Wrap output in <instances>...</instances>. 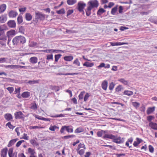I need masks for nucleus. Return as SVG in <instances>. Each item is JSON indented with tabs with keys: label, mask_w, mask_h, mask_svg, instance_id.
Returning <instances> with one entry per match:
<instances>
[{
	"label": "nucleus",
	"mask_w": 157,
	"mask_h": 157,
	"mask_svg": "<svg viewBox=\"0 0 157 157\" xmlns=\"http://www.w3.org/2000/svg\"><path fill=\"white\" fill-rule=\"evenodd\" d=\"M88 6L86 11V14L87 16H89L91 13V10L94 8H97L99 5L98 1L97 0H91L87 3Z\"/></svg>",
	"instance_id": "1"
},
{
	"label": "nucleus",
	"mask_w": 157,
	"mask_h": 157,
	"mask_svg": "<svg viewBox=\"0 0 157 157\" xmlns=\"http://www.w3.org/2000/svg\"><path fill=\"white\" fill-rule=\"evenodd\" d=\"M25 38L23 36H15L12 40L13 44L14 46L19 45L21 44H24L26 42Z\"/></svg>",
	"instance_id": "2"
},
{
	"label": "nucleus",
	"mask_w": 157,
	"mask_h": 157,
	"mask_svg": "<svg viewBox=\"0 0 157 157\" xmlns=\"http://www.w3.org/2000/svg\"><path fill=\"white\" fill-rule=\"evenodd\" d=\"M45 18L44 15L39 12H36L35 13V20H34L35 23H37L38 22V20H43Z\"/></svg>",
	"instance_id": "3"
},
{
	"label": "nucleus",
	"mask_w": 157,
	"mask_h": 157,
	"mask_svg": "<svg viewBox=\"0 0 157 157\" xmlns=\"http://www.w3.org/2000/svg\"><path fill=\"white\" fill-rule=\"evenodd\" d=\"M66 131L68 132H73V129L70 128V126H62L60 130V132L61 133H63L64 131Z\"/></svg>",
	"instance_id": "4"
},
{
	"label": "nucleus",
	"mask_w": 157,
	"mask_h": 157,
	"mask_svg": "<svg viewBox=\"0 0 157 157\" xmlns=\"http://www.w3.org/2000/svg\"><path fill=\"white\" fill-rule=\"evenodd\" d=\"M15 118L16 119H21L23 120H24V115L21 111L16 112L14 113Z\"/></svg>",
	"instance_id": "5"
},
{
	"label": "nucleus",
	"mask_w": 157,
	"mask_h": 157,
	"mask_svg": "<svg viewBox=\"0 0 157 157\" xmlns=\"http://www.w3.org/2000/svg\"><path fill=\"white\" fill-rule=\"evenodd\" d=\"M86 6V4L83 2L80 1L78 3V10L80 12L83 11V10L85 6Z\"/></svg>",
	"instance_id": "6"
},
{
	"label": "nucleus",
	"mask_w": 157,
	"mask_h": 157,
	"mask_svg": "<svg viewBox=\"0 0 157 157\" xmlns=\"http://www.w3.org/2000/svg\"><path fill=\"white\" fill-rule=\"evenodd\" d=\"M18 15V13L16 11L11 10L8 13V16L9 17L13 18L15 17Z\"/></svg>",
	"instance_id": "7"
},
{
	"label": "nucleus",
	"mask_w": 157,
	"mask_h": 157,
	"mask_svg": "<svg viewBox=\"0 0 157 157\" xmlns=\"http://www.w3.org/2000/svg\"><path fill=\"white\" fill-rule=\"evenodd\" d=\"M16 33V31L14 30H11L6 32V36L7 37H12Z\"/></svg>",
	"instance_id": "8"
},
{
	"label": "nucleus",
	"mask_w": 157,
	"mask_h": 157,
	"mask_svg": "<svg viewBox=\"0 0 157 157\" xmlns=\"http://www.w3.org/2000/svg\"><path fill=\"white\" fill-rule=\"evenodd\" d=\"M7 16L6 14L2 15L0 17V23H4L7 20Z\"/></svg>",
	"instance_id": "9"
},
{
	"label": "nucleus",
	"mask_w": 157,
	"mask_h": 157,
	"mask_svg": "<svg viewBox=\"0 0 157 157\" xmlns=\"http://www.w3.org/2000/svg\"><path fill=\"white\" fill-rule=\"evenodd\" d=\"M7 25L9 27L11 28H14L16 27V23L14 20H10L7 22Z\"/></svg>",
	"instance_id": "10"
},
{
	"label": "nucleus",
	"mask_w": 157,
	"mask_h": 157,
	"mask_svg": "<svg viewBox=\"0 0 157 157\" xmlns=\"http://www.w3.org/2000/svg\"><path fill=\"white\" fill-rule=\"evenodd\" d=\"M124 140L123 138H121L120 137L116 138L115 136L114 139H113V141L117 144H121L124 142Z\"/></svg>",
	"instance_id": "11"
},
{
	"label": "nucleus",
	"mask_w": 157,
	"mask_h": 157,
	"mask_svg": "<svg viewBox=\"0 0 157 157\" xmlns=\"http://www.w3.org/2000/svg\"><path fill=\"white\" fill-rule=\"evenodd\" d=\"M7 151L8 148L7 147L2 149L1 152V156L2 157H6Z\"/></svg>",
	"instance_id": "12"
},
{
	"label": "nucleus",
	"mask_w": 157,
	"mask_h": 157,
	"mask_svg": "<svg viewBox=\"0 0 157 157\" xmlns=\"http://www.w3.org/2000/svg\"><path fill=\"white\" fill-rule=\"evenodd\" d=\"M149 125L151 128L157 130V124L156 123L150 121L149 123Z\"/></svg>",
	"instance_id": "13"
},
{
	"label": "nucleus",
	"mask_w": 157,
	"mask_h": 157,
	"mask_svg": "<svg viewBox=\"0 0 157 157\" xmlns=\"http://www.w3.org/2000/svg\"><path fill=\"white\" fill-rule=\"evenodd\" d=\"M111 44L112 46H120L124 44H127V43L120 42H111Z\"/></svg>",
	"instance_id": "14"
},
{
	"label": "nucleus",
	"mask_w": 157,
	"mask_h": 157,
	"mask_svg": "<svg viewBox=\"0 0 157 157\" xmlns=\"http://www.w3.org/2000/svg\"><path fill=\"white\" fill-rule=\"evenodd\" d=\"M4 117L7 121H11L13 119L12 116L10 113L6 114L4 115Z\"/></svg>",
	"instance_id": "15"
},
{
	"label": "nucleus",
	"mask_w": 157,
	"mask_h": 157,
	"mask_svg": "<svg viewBox=\"0 0 157 157\" xmlns=\"http://www.w3.org/2000/svg\"><path fill=\"white\" fill-rule=\"evenodd\" d=\"M30 92L26 91L23 92L21 94V96L23 98H28L30 96Z\"/></svg>",
	"instance_id": "16"
},
{
	"label": "nucleus",
	"mask_w": 157,
	"mask_h": 157,
	"mask_svg": "<svg viewBox=\"0 0 157 157\" xmlns=\"http://www.w3.org/2000/svg\"><path fill=\"white\" fill-rule=\"evenodd\" d=\"M18 140V139L16 138V139H13V140H10L9 141V142L7 145V146L8 147H11V146L13 145Z\"/></svg>",
	"instance_id": "17"
},
{
	"label": "nucleus",
	"mask_w": 157,
	"mask_h": 157,
	"mask_svg": "<svg viewBox=\"0 0 157 157\" xmlns=\"http://www.w3.org/2000/svg\"><path fill=\"white\" fill-rule=\"evenodd\" d=\"M108 83L107 81L105 80L101 84V87L104 90H106L107 89Z\"/></svg>",
	"instance_id": "18"
},
{
	"label": "nucleus",
	"mask_w": 157,
	"mask_h": 157,
	"mask_svg": "<svg viewBox=\"0 0 157 157\" xmlns=\"http://www.w3.org/2000/svg\"><path fill=\"white\" fill-rule=\"evenodd\" d=\"M155 106L148 108L147 110V114L148 115L151 114L155 111Z\"/></svg>",
	"instance_id": "19"
},
{
	"label": "nucleus",
	"mask_w": 157,
	"mask_h": 157,
	"mask_svg": "<svg viewBox=\"0 0 157 157\" xmlns=\"http://www.w3.org/2000/svg\"><path fill=\"white\" fill-rule=\"evenodd\" d=\"M32 15L29 13H26L25 14V18L27 21H30L32 19Z\"/></svg>",
	"instance_id": "20"
},
{
	"label": "nucleus",
	"mask_w": 157,
	"mask_h": 157,
	"mask_svg": "<svg viewBox=\"0 0 157 157\" xmlns=\"http://www.w3.org/2000/svg\"><path fill=\"white\" fill-rule=\"evenodd\" d=\"M38 59L36 57H31L29 59V61L32 63L35 64L37 62Z\"/></svg>",
	"instance_id": "21"
},
{
	"label": "nucleus",
	"mask_w": 157,
	"mask_h": 157,
	"mask_svg": "<svg viewBox=\"0 0 157 157\" xmlns=\"http://www.w3.org/2000/svg\"><path fill=\"white\" fill-rule=\"evenodd\" d=\"M6 5L5 4L1 5L0 6V13H3L6 10Z\"/></svg>",
	"instance_id": "22"
},
{
	"label": "nucleus",
	"mask_w": 157,
	"mask_h": 157,
	"mask_svg": "<svg viewBox=\"0 0 157 157\" xmlns=\"http://www.w3.org/2000/svg\"><path fill=\"white\" fill-rule=\"evenodd\" d=\"M65 60L68 61H71L73 59V57L72 56H66L64 57Z\"/></svg>",
	"instance_id": "23"
},
{
	"label": "nucleus",
	"mask_w": 157,
	"mask_h": 157,
	"mask_svg": "<svg viewBox=\"0 0 157 157\" xmlns=\"http://www.w3.org/2000/svg\"><path fill=\"white\" fill-rule=\"evenodd\" d=\"M103 138L105 139L107 138L113 139H114L115 136L112 134H105L103 136Z\"/></svg>",
	"instance_id": "24"
},
{
	"label": "nucleus",
	"mask_w": 157,
	"mask_h": 157,
	"mask_svg": "<svg viewBox=\"0 0 157 157\" xmlns=\"http://www.w3.org/2000/svg\"><path fill=\"white\" fill-rule=\"evenodd\" d=\"M17 23L18 24H20L23 22L22 16L21 15H19L17 18Z\"/></svg>",
	"instance_id": "25"
},
{
	"label": "nucleus",
	"mask_w": 157,
	"mask_h": 157,
	"mask_svg": "<svg viewBox=\"0 0 157 157\" xmlns=\"http://www.w3.org/2000/svg\"><path fill=\"white\" fill-rule=\"evenodd\" d=\"M76 0H67V3L68 5H72L76 3Z\"/></svg>",
	"instance_id": "26"
},
{
	"label": "nucleus",
	"mask_w": 157,
	"mask_h": 157,
	"mask_svg": "<svg viewBox=\"0 0 157 157\" xmlns=\"http://www.w3.org/2000/svg\"><path fill=\"white\" fill-rule=\"evenodd\" d=\"M133 92L129 90H125L124 92V94L128 96H131L133 94Z\"/></svg>",
	"instance_id": "27"
},
{
	"label": "nucleus",
	"mask_w": 157,
	"mask_h": 157,
	"mask_svg": "<svg viewBox=\"0 0 157 157\" xmlns=\"http://www.w3.org/2000/svg\"><path fill=\"white\" fill-rule=\"evenodd\" d=\"M93 65V63L88 62H86L83 64L84 66H86L87 67H91Z\"/></svg>",
	"instance_id": "28"
},
{
	"label": "nucleus",
	"mask_w": 157,
	"mask_h": 157,
	"mask_svg": "<svg viewBox=\"0 0 157 157\" xmlns=\"http://www.w3.org/2000/svg\"><path fill=\"white\" fill-rule=\"evenodd\" d=\"M117 6L112 9L111 13L112 15H114L115 14V13L117 10Z\"/></svg>",
	"instance_id": "29"
},
{
	"label": "nucleus",
	"mask_w": 157,
	"mask_h": 157,
	"mask_svg": "<svg viewBox=\"0 0 157 157\" xmlns=\"http://www.w3.org/2000/svg\"><path fill=\"white\" fill-rule=\"evenodd\" d=\"M105 11L103 9L100 8L98 10L97 14L98 15H100Z\"/></svg>",
	"instance_id": "30"
},
{
	"label": "nucleus",
	"mask_w": 157,
	"mask_h": 157,
	"mask_svg": "<svg viewBox=\"0 0 157 157\" xmlns=\"http://www.w3.org/2000/svg\"><path fill=\"white\" fill-rule=\"evenodd\" d=\"M28 151L29 153L31 154V155H34L36 153L34 150L30 148H28Z\"/></svg>",
	"instance_id": "31"
},
{
	"label": "nucleus",
	"mask_w": 157,
	"mask_h": 157,
	"mask_svg": "<svg viewBox=\"0 0 157 157\" xmlns=\"http://www.w3.org/2000/svg\"><path fill=\"white\" fill-rule=\"evenodd\" d=\"M84 129H82L81 127H79L77 128L75 131V132L76 133H79L83 132Z\"/></svg>",
	"instance_id": "32"
},
{
	"label": "nucleus",
	"mask_w": 157,
	"mask_h": 157,
	"mask_svg": "<svg viewBox=\"0 0 157 157\" xmlns=\"http://www.w3.org/2000/svg\"><path fill=\"white\" fill-rule=\"evenodd\" d=\"M0 40L3 41V42H6L7 40V37L5 35L3 34L2 36H0Z\"/></svg>",
	"instance_id": "33"
},
{
	"label": "nucleus",
	"mask_w": 157,
	"mask_h": 157,
	"mask_svg": "<svg viewBox=\"0 0 157 157\" xmlns=\"http://www.w3.org/2000/svg\"><path fill=\"white\" fill-rule=\"evenodd\" d=\"M30 143L33 146L36 145V146H38L39 145L38 144L34 139L31 140H30Z\"/></svg>",
	"instance_id": "34"
},
{
	"label": "nucleus",
	"mask_w": 157,
	"mask_h": 157,
	"mask_svg": "<svg viewBox=\"0 0 157 157\" xmlns=\"http://www.w3.org/2000/svg\"><path fill=\"white\" fill-rule=\"evenodd\" d=\"M105 131L101 130L100 131H98L97 133V135L98 137H101L103 133H105Z\"/></svg>",
	"instance_id": "35"
},
{
	"label": "nucleus",
	"mask_w": 157,
	"mask_h": 157,
	"mask_svg": "<svg viewBox=\"0 0 157 157\" xmlns=\"http://www.w3.org/2000/svg\"><path fill=\"white\" fill-rule=\"evenodd\" d=\"M81 148H83L84 149H86L85 145L83 144L80 143L78 146L77 150H79Z\"/></svg>",
	"instance_id": "36"
},
{
	"label": "nucleus",
	"mask_w": 157,
	"mask_h": 157,
	"mask_svg": "<svg viewBox=\"0 0 157 157\" xmlns=\"http://www.w3.org/2000/svg\"><path fill=\"white\" fill-rule=\"evenodd\" d=\"M118 80L125 85H127L128 83V81L126 80H125L124 78H121L120 79H119Z\"/></svg>",
	"instance_id": "37"
},
{
	"label": "nucleus",
	"mask_w": 157,
	"mask_h": 157,
	"mask_svg": "<svg viewBox=\"0 0 157 157\" xmlns=\"http://www.w3.org/2000/svg\"><path fill=\"white\" fill-rule=\"evenodd\" d=\"M6 126H8V127L10 129H13L15 127V126L12 125L10 122H9L6 124Z\"/></svg>",
	"instance_id": "38"
},
{
	"label": "nucleus",
	"mask_w": 157,
	"mask_h": 157,
	"mask_svg": "<svg viewBox=\"0 0 157 157\" xmlns=\"http://www.w3.org/2000/svg\"><path fill=\"white\" fill-rule=\"evenodd\" d=\"M56 13L58 14H62L64 13L65 11L64 9L62 8L59 10H57Z\"/></svg>",
	"instance_id": "39"
},
{
	"label": "nucleus",
	"mask_w": 157,
	"mask_h": 157,
	"mask_svg": "<svg viewBox=\"0 0 157 157\" xmlns=\"http://www.w3.org/2000/svg\"><path fill=\"white\" fill-rule=\"evenodd\" d=\"M29 45L31 47H36L37 46V43L35 42L32 41L30 43Z\"/></svg>",
	"instance_id": "40"
},
{
	"label": "nucleus",
	"mask_w": 157,
	"mask_h": 157,
	"mask_svg": "<svg viewBox=\"0 0 157 157\" xmlns=\"http://www.w3.org/2000/svg\"><path fill=\"white\" fill-rule=\"evenodd\" d=\"M62 55L61 54L56 55L55 56V61L57 62L59 59L60 58Z\"/></svg>",
	"instance_id": "41"
},
{
	"label": "nucleus",
	"mask_w": 157,
	"mask_h": 157,
	"mask_svg": "<svg viewBox=\"0 0 157 157\" xmlns=\"http://www.w3.org/2000/svg\"><path fill=\"white\" fill-rule=\"evenodd\" d=\"M84 93V91H82L80 93V94H79L78 96V98L79 100L83 99V95Z\"/></svg>",
	"instance_id": "42"
},
{
	"label": "nucleus",
	"mask_w": 157,
	"mask_h": 157,
	"mask_svg": "<svg viewBox=\"0 0 157 157\" xmlns=\"http://www.w3.org/2000/svg\"><path fill=\"white\" fill-rule=\"evenodd\" d=\"M13 148H10L9 149L8 151V155L9 156H12L13 153Z\"/></svg>",
	"instance_id": "43"
},
{
	"label": "nucleus",
	"mask_w": 157,
	"mask_h": 157,
	"mask_svg": "<svg viewBox=\"0 0 157 157\" xmlns=\"http://www.w3.org/2000/svg\"><path fill=\"white\" fill-rule=\"evenodd\" d=\"M19 31L20 33L24 34L25 33V29L24 27L22 26L20 27L19 28Z\"/></svg>",
	"instance_id": "44"
},
{
	"label": "nucleus",
	"mask_w": 157,
	"mask_h": 157,
	"mask_svg": "<svg viewBox=\"0 0 157 157\" xmlns=\"http://www.w3.org/2000/svg\"><path fill=\"white\" fill-rule=\"evenodd\" d=\"M73 63L74 64H75L77 66H80V62H79L78 59H76L74 60Z\"/></svg>",
	"instance_id": "45"
},
{
	"label": "nucleus",
	"mask_w": 157,
	"mask_h": 157,
	"mask_svg": "<svg viewBox=\"0 0 157 157\" xmlns=\"http://www.w3.org/2000/svg\"><path fill=\"white\" fill-rule=\"evenodd\" d=\"M75 136L74 135H71L66 136H64L63 138L65 139H68L70 138H73L75 137Z\"/></svg>",
	"instance_id": "46"
},
{
	"label": "nucleus",
	"mask_w": 157,
	"mask_h": 157,
	"mask_svg": "<svg viewBox=\"0 0 157 157\" xmlns=\"http://www.w3.org/2000/svg\"><path fill=\"white\" fill-rule=\"evenodd\" d=\"M122 89V87L121 85H119L117 86L116 88V92H119L121 91Z\"/></svg>",
	"instance_id": "47"
},
{
	"label": "nucleus",
	"mask_w": 157,
	"mask_h": 157,
	"mask_svg": "<svg viewBox=\"0 0 157 157\" xmlns=\"http://www.w3.org/2000/svg\"><path fill=\"white\" fill-rule=\"evenodd\" d=\"M38 81L37 80H30L27 82L28 83H29L30 84H34L36 83H38Z\"/></svg>",
	"instance_id": "48"
},
{
	"label": "nucleus",
	"mask_w": 157,
	"mask_h": 157,
	"mask_svg": "<svg viewBox=\"0 0 157 157\" xmlns=\"http://www.w3.org/2000/svg\"><path fill=\"white\" fill-rule=\"evenodd\" d=\"M114 83L113 82H111L109 86V89L110 90H112L114 87Z\"/></svg>",
	"instance_id": "49"
},
{
	"label": "nucleus",
	"mask_w": 157,
	"mask_h": 157,
	"mask_svg": "<svg viewBox=\"0 0 157 157\" xmlns=\"http://www.w3.org/2000/svg\"><path fill=\"white\" fill-rule=\"evenodd\" d=\"M90 96L89 94L87 93H86L84 97V101H86L88 99V98Z\"/></svg>",
	"instance_id": "50"
},
{
	"label": "nucleus",
	"mask_w": 157,
	"mask_h": 157,
	"mask_svg": "<svg viewBox=\"0 0 157 157\" xmlns=\"http://www.w3.org/2000/svg\"><path fill=\"white\" fill-rule=\"evenodd\" d=\"M149 151L150 152L153 153L154 151V148L151 145H149L148 146Z\"/></svg>",
	"instance_id": "51"
},
{
	"label": "nucleus",
	"mask_w": 157,
	"mask_h": 157,
	"mask_svg": "<svg viewBox=\"0 0 157 157\" xmlns=\"http://www.w3.org/2000/svg\"><path fill=\"white\" fill-rule=\"evenodd\" d=\"M47 59L48 60H53V55L52 54H50L47 56Z\"/></svg>",
	"instance_id": "52"
},
{
	"label": "nucleus",
	"mask_w": 157,
	"mask_h": 157,
	"mask_svg": "<svg viewBox=\"0 0 157 157\" xmlns=\"http://www.w3.org/2000/svg\"><path fill=\"white\" fill-rule=\"evenodd\" d=\"M7 89L9 91L10 93H12L14 90V88L12 87H9L7 88Z\"/></svg>",
	"instance_id": "53"
},
{
	"label": "nucleus",
	"mask_w": 157,
	"mask_h": 157,
	"mask_svg": "<svg viewBox=\"0 0 157 157\" xmlns=\"http://www.w3.org/2000/svg\"><path fill=\"white\" fill-rule=\"evenodd\" d=\"M25 141L24 140H21L18 142L16 144V146L17 147H18L21 144L24 142Z\"/></svg>",
	"instance_id": "54"
},
{
	"label": "nucleus",
	"mask_w": 157,
	"mask_h": 157,
	"mask_svg": "<svg viewBox=\"0 0 157 157\" xmlns=\"http://www.w3.org/2000/svg\"><path fill=\"white\" fill-rule=\"evenodd\" d=\"M26 9V7H21L19 9V10L20 12H25Z\"/></svg>",
	"instance_id": "55"
},
{
	"label": "nucleus",
	"mask_w": 157,
	"mask_h": 157,
	"mask_svg": "<svg viewBox=\"0 0 157 157\" xmlns=\"http://www.w3.org/2000/svg\"><path fill=\"white\" fill-rule=\"evenodd\" d=\"M64 115L61 114L59 115H57L55 116H51V117H64Z\"/></svg>",
	"instance_id": "56"
},
{
	"label": "nucleus",
	"mask_w": 157,
	"mask_h": 157,
	"mask_svg": "<svg viewBox=\"0 0 157 157\" xmlns=\"http://www.w3.org/2000/svg\"><path fill=\"white\" fill-rule=\"evenodd\" d=\"M73 11H74L73 10H69L67 12V16H68L71 14L73 13Z\"/></svg>",
	"instance_id": "57"
},
{
	"label": "nucleus",
	"mask_w": 157,
	"mask_h": 157,
	"mask_svg": "<svg viewBox=\"0 0 157 157\" xmlns=\"http://www.w3.org/2000/svg\"><path fill=\"white\" fill-rule=\"evenodd\" d=\"M84 149H81L78 151V154L80 155H83L84 153Z\"/></svg>",
	"instance_id": "58"
},
{
	"label": "nucleus",
	"mask_w": 157,
	"mask_h": 157,
	"mask_svg": "<svg viewBox=\"0 0 157 157\" xmlns=\"http://www.w3.org/2000/svg\"><path fill=\"white\" fill-rule=\"evenodd\" d=\"M30 108L33 109H37L36 104V103L33 104L32 105Z\"/></svg>",
	"instance_id": "59"
},
{
	"label": "nucleus",
	"mask_w": 157,
	"mask_h": 157,
	"mask_svg": "<svg viewBox=\"0 0 157 157\" xmlns=\"http://www.w3.org/2000/svg\"><path fill=\"white\" fill-rule=\"evenodd\" d=\"M151 12L150 11H148L147 12H141L140 14L142 15H147Z\"/></svg>",
	"instance_id": "60"
},
{
	"label": "nucleus",
	"mask_w": 157,
	"mask_h": 157,
	"mask_svg": "<svg viewBox=\"0 0 157 157\" xmlns=\"http://www.w3.org/2000/svg\"><path fill=\"white\" fill-rule=\"evenodd\" d=\"M132 104L133 105L136 107H138L140 106V104L136 102H133Z\"/></svg>",
	"instance_id": "61"
},
{
	"label": "nucleus",
	"mask_w": 157,
	"mask_h": 157,
	"mask_svg": "<svg viewBox=\"0 0 157 157\" xmlns=\"http://www.w3.org/2000/svg\"><path fill=\"white\" fill-rule=\"evenodd\" d=\"M2 59V62L5 63L8 62L9 60L7 58H1Z\"/></svg>",
	"instance_id": "62"
},
{
	"label": "nucleus",
	"mask_w": 157,
	"mask_h": 157,
	"mask_svg": "<svg viewBox=\"0 0 157 157\" xmlns=\"http://www.w3.org/2000/svg\"><path fill=\"white\" fill-rule=\"evenodd\" d=\"M123 8L122 6H120L119 7V13H122Z\"/></svg>",
	"instance_id": "63"
},
{
	"label": "nucleus",
	"mask_w": 157,
	"mask_h": 157,
	"mask_svg": "<svg viewBox=\"0 0 157 157\" xmlns=\"http://www.w3.org/2000/svg\"><path fill=\"white\" fill-rule=\"evenodd\" d=\"M29 137L27 136V134L25 133H24L23 134V136L22 137V138L24 139L25 140H28Z\"/></svg>",
	"instance_id": "64"
}]
</instances>
